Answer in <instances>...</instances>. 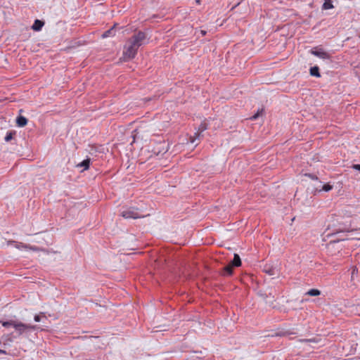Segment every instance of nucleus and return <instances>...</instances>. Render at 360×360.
<instances>
[{"label":"nucleus","mask_w":360,"mask_h":360,"mask_svg":"<svg viewBox=\"0 0 360 360\" xmlns=\"http://www.w3.org/2000/svg\"><path fill=\"white\" fill-rule=\"evenodd\" d=\"M146 40V34L139 31L130 37L126 42L124 50L123 52L125 60H130L135 57L139 48L145 44Z\"/></svg>","instance_id":"nucleus-1"},{"label":"nucleus","mask_w":360,"mask_h":360,"mask_svg":"<svg viewBox=\"0 0 360 360\" xmlns=\"http://www.w3.org/2000/svg\"><path fill=\"white\" fill-rule=\"evenodd\" d=\"M13 328L18 333L19 335H22L24 333L32 331V330H44L40 326L37 325L25 324L22 322L15 321Z\"/></svg>","instance_id":"nucleus-2"},{"label":"nucleus","mask_w":360,"mask_h":360,"mask_svg":"<svg viewBox=\"0 0 360 360\" xmlns=\"http://www.w3.org/2000/svg\"><path fill=\"white\" fill-rule=\"evenodd\" d=\"M121 216L124 219H139L143 217L137 212V209L134 207H129L122 210Z\"/></svg>","instance_id":"nucleus-3"},{"label":"nucleus","mask_w":360,"mask_h":360,"mask_svg":"<svg viewBox=\"0 0 360 360\" xmlns=\"http://www.w3.org/2000/svg\"><path fill=\"white\" fill-rule=\"evenodd\" d=\"M263 271L269 276H276L279 274V268L277 264H266L263 267Z\"/></svg>","instance_id":"nucleus-4"},{"label":"nucleus","mask_w":360,"mask_h":360,"mask_svg":"<svg viewBox=\"0 0 360 360\" xmlns=\"http://www.w3.org/2000/svg\"><path fill=\"white\" fill-rule=\"evenodd\" d=\"M167 151V148L165 142L158 143L153 149V152L156 155L164 154Z\"/></svg>","instance_id":"nucleus-5"},{"label":"nucleus","mask_w":360,"mask_h":360,"mask_svg":"<svg viewBox=\"0 0 360 360\" xmlns=\"http://www.w3.org/2000/svg\"><path fill=\"white\" fill-rule=\"evenodd\" d=\"M311 54L322 59H329L330 54L322 49H316L311 51Z\"/></svg>","instance_id":"nucleus-6"},{"label":"nucleus","mask_w":360,"mask_h":360,"mask_svg":"<svg viewBox=\"0 0 360 360\" xmlns=\"http://www.w3.org/2000/svg\"><path fill=\"white\" fill-rule=\"evenodd\" d=\"M233 273V266L229 263L228 265L223 267L219 274L222 276H231Z\"/></svg>","instance_id":"nucleus-7"},{"label":"nucleus","mask_w":360,"mask_h":360,"mask_svg":"<svg viewBox=\"0 0 360 360\" xmlns=\"http://www.w3.org/2000/svg\"><path fill=\"white\" fill-rule=\"evenodd\" d=\"M332 188H333V186H331L329 184H324L322 186H321V184H319V185L316 186L315 190L313 191L312 192H314V193H316V192H321V191L328 192L330 190H332Z\"/></svg>","instance_id":"nucleus-8"},{"label":"nucleus","mask_w":360,"mask_h":360,"mask_svg":"<svg viewBox=\"0 0 360 360\" xmlns=\"http://www.w3.org/2000/svg\"><path fill=\"white\" fill-rule=\"evenodd\" d=\"M206 129H207V124L205 123H202L199 126L198 132L195 134V136L191 138V142L192 143H194L195 138L198 139L200 137V134L202 132H203L204 131H205Z\"/></svg>","instance_id":"nucleus-9"},{"label":"nucleus","mask_w":360,"mask_h":360,"mask_svg":"<svg viewBox=\"0 0 360 360\" xmlns=\"http://www.w3.org/2000/svg\"><path fill=\"white\" fill-rule=\"evenodd\" d=\"M233 267L241 266V259L238 254H234L233 259L229 262Z\"/></svg>","instance_id":"nucleus-10"},{"label":"nucleus","mask_w":360,"mask_h":360,"mask_svg":"<svg viewBox=\"0 0 360 360\" xmlns=\"http://www.w3.org/2000/svg\"><path fill=\"white\" fill-rule=\"evenodd\" d=\"M44 22L40 20H35L34 24L32 26V28L34 31H39L44 26Z\"/></svg>","instance_id":"nucleus-11"},{"label":"nucleus","mask_w":360,"mask_h":360,"mask_svg":"<svg viewBox=\"0 0 360 360\" xmlns=\"http://www.w3.org/2000/svg\"><path fill=\"white\" fill-rule=\"evenodd\" d=\"M16 123L18 127H25L27 123V119L23 116H19L16 119Z\"/></svg>","instance_id":"nucleus-12"},{"label":"nucleus","mask_w":360,"mask_h":360,"mask_svg":"<svg viewBox=\"0 0 360 360\" xmlns=\"http://www.w3.org/2000/svg\"><path fill=\"white\" fill-rule=\"evenodd\" d=\"M89 165H90V159L89 158H87L86 160H84L82 162H81L80 163H79L77 167H84V169H89Z\"/></svg>","instance_id":"nucleus-13"},{"label":"nucleus","mask_w":360,"mask_h":360,"mask_svg":"<svg viewBox=\"0 0 360 360\" xmlns=\"http://www.w3.org/2000/svg\"><path fill=\"white\" fill-rule=\"evenodd\" d=\"M310 75L314 77H320L319 68L318 66H314L310 68Z\"/></svg>","instance_id":"nucleus-14"},{"label":"nucleus","mask_w":360,"mask_h":360,"mask_svg":"<svg viewBox=\"0 0 360 360\" xmlns=\"http://www.w3.org/2000/svg\"><path fill=\"white\" fill-rule=\"evenodd\" d=\"M115 30H114V27H112L109 30H108L107 31L104 32L103 34H102V37L103 38H107V37H112V36H114L115 35Z\"/></svg>","instance_id":"nucleus-15"},{"label":"nucleus","mask_w":360,"mask_h":360,"mask_svg":"<svg viewBox=\"0 0 360 360\" xmlns=\"http://www.w3.org/2000/svg\"><path fill=\"white\" fill-rule=\"evenodd\" d=\"M42 318H44L47 320V317L46 316V314L44 312H40L39 314H36L34 316V320L36 322H41L42 321Z\"/></svg>","instance_id":"nucleus-16"},{"label":"nucleus","mask_w":360,"mask_h":360,"mask_svg":"<svg viewBox=\"0 0 360 360\" xmlns=\"http://www.w3.org/2000/svg\"><path fill=\"white\" fill-rule=\"evenodd\" d=\"M306 295L309 296H319L321 295V291L318 289H311L306 292Z\"/></svg>","instance_id":"nucleus-17"},{"label":"nucleus","mask_w":360,"mask_h":360,"mask_svg":"<svg viewBox=\"0 0 360 360\" xmlns=\"http://www.w3.org/2000/svg\"><path fill=\"white\" fill-rule=\"evenodd\" d=\"M332 8H333V6L331 0H325L322 6V8L324 10H328V9H330Z\"/></svg>","instance_id":"nucleus-18"},{"label":"nucleus","mask_w":360,"mask_h":360,"mask_svg":"<svg viewBox=\"0 0 360 360\" xmlns=\"http://www.w3.org/2000/svg\"><path fill=\"white\" fill-rule=\"evenodd\" d=\"M14 134H15V131H8V132L6 134V136H5V138H4L5 141L8 142V141H10L11 140H12V139H13V136Z\"/></svg>","instance_id":"nucleus-19"},{"label":"nucleus","mask_w":360,"mask_h":360,"mask_svg":"<svg viewBox=\"0 0 360 360\" xmlns=\"http://www.w3.org/2000/svg\"><path fill=\"white\" fill-rule=\"evenodd\" d=\"M1 323H2V326L4 327H8V326H14V324L15 323V321H13V320H11V321H0Z\"/></svg>","instance_id":"nucleus-20"},{"label":"nucleus","mask_w":360,"mask_h":360,"mask_svg":"<svg viewBox=\"0 0 360 360\" xmlns=\"http://www.w3.org/2000/svg\"><path fill=\"white\" fill-rule=\"evenodd\" d=\"M305 175L309 176V178H311L313 180L317 181L319 184H321V182L318 181V177L316 176H315L312 174H306Z\"/></svg>","instance_id":"nucleus-21"},{"label":"nucleus","mask_w":360,"mask_h":360,"mask_svg":"<svg viewBox=\"0 0 360 360\" xmlns=\"http://www.w3.org/2000/svg\"><path fill=\"white\" fill-rule=\"evenodd\" d=\"M259 111H258L256 114L252 115L250 119L252 120H255L257 119L259 117Z\"/></svg>","instance_id":"nucleus-22"},{"label":"nucleus","mask_w":360,"mask_h":360,"mask_svg":"<svg viewBox=\"0 0 360 360\" xmlns=\"http://www.w3.org/2000/svg\"><path fill=\"white\" fill-rule=\"evenodd\" d=\"M353 169H356V170H358L360 172V165L359 164H356V165H353L352 167Z\"/></svg>","instance_id":"nucleus-23"},{"label":"nucleus","mask_w":360,"mask_h":360,"mask_svg":"<svg viewBox=\"0 0 360 360\" xmlns=\"http://www.w3.org/2000/svg\"><path fill=\"white\" fill-rule=\"evenodd\" d=\"M46 321V320L44 318H42V321H41V322H42L44 323L43 326H45V327H46V325L45 324V321Z\"/></svg>","instance_id":"nucleus-24"},{"label":"nucleus","mask_w":360,"mask_h":360,"mask_svg":"<svg viewBox=\"0 0 360 360\" xmlns=\"http://www.w3.org/2000/svg\"><path fill=\"white\" fill-rule=\"evenodd\" d=\"M0 354H6V351L3 349H0Z\"/></svg>","instance_id":"nucleus-25"},{"label":"nucleus","mask_w":360,"mask_h":360,"mask_svg":"<svg viewBox=\"0 0 360 360\" xmlns=\"http://www.w3.org/2000/svg\"><path fill=\"white\" fill-rule=\"evenodd\" d=\"M301 341L302 342H309V341H310V340L304 339V340H302Z\"/></svg>","instance_id":"nucleus-26"},{"label":"nucleus","mask_w":360,"mask_h":360,"mask_svg":"<svg viewBox=\"0 0 360 360\" xmlns=\"http://www.w3.org/2000/svg\"><path fill=\"white\" fill-rule=\"evenodd\" d=\"M201 32H202V35H205V34H206V32H205V31H203V30H202V31H201Z\"/></svg>","instance_id":"nucleus-27"},{"label":"nucleus","mask_w":360,"mask_h":360,"mask_svg":"<svg viewBox=\"0 0 360 360\" xmlns=\"http://www.w3.org/2000/svg\"><path fill=\"white\" fill-rule=\"evenodd\" d=\"M352 276H353L354 274H356V272H355V270H354V269L353 270V271H352Z\"/></svg>","instance_id":"nucleus-28"},{"label":"nucleus","mask_w":360,"mask_h":360,"mask_svg":"<svg viewBox=\"0 0 360 360\" xmlns=\"http://www.w3.org/2000/svg\"><path fill=\"white\" fill-rule=\"evenodd\" d=\"M352 276H353L354 274H356V272H355V270H354V269L353 270V271H352Z\"/></svg>","instance_id":"nucleus-29"}]
</instances>
